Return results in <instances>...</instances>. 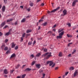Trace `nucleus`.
<instances>
[{
  "label": "nucleus",
  "mask_w": 78,
  "mask_h": 78,
  "mask_svg": "<svg viewBox=\"0 0 78 78\" xmlns=\"http://www.w3.org/2000/svg\"><path fill=\"white\" fill-rule=\"evenodd\" d=\"M39 72L40 73H42V72H43V70L40 69L39 71Z\"/></svg>",
  "instance_id": "32"
},
{
  "label": "nucleus",
  "mask_w": 78,
  "mask_h": 78,
  "mask_svg": "<svg viewBox=\"0 0 78 78\" xmlns=\"http://www.w3.org/2000/svg\"><path fill=\"white\" fill-rule=\"evenodd\" d=\"M38 30H41V26L38 27Z\"/></svg>",
  "instance_id": "56"
},
{
  "label": "nucleus",
  "mask_w": 78,
  "mask_h": 78,
  "mask_svg": "<svg viewBox=\"0 0 78 78\" xmlns=\"http://www.w3.org/2000/svg\"><path fill=\"white\" fill-rule=\"evenodd\" d=\"M49 63V66H51L53 64V62L52 61H48L47 62V64H48Z\"/></svg>",
  "instance_id": "3"
},
{
  "label": "nucleus",
  "mask_w": 78,
  "mask_h": 78,
  "mask_svg": "<svg viewBox=\"0 0 78 78\" xmlns=\"http://www.w3.org/2000/svg\"><path fill=\"white\" fill-rule=\"evenodd\" d=\"M10 34V32H9L7 33H6L5 35V36H9Z\"/></svg>",
  "instance_id": "17"
},
{
  "label": "nucleus",
  "mask_w": 78,
  "mask_h": 78,
  "mask_svg": "<svg viewBox=\"0 0 78 78\" xmlns=\"http://www.w3.org/2000/svg\"><path fill=\"white\" fill-rule=\"evenodd\" d=\"M59 8H60V7H58L57 9H54L52 10L51 12H50V11H48V14H50L51 12H55V11H57V10H58V9H59Z\"/></svg>",
  "instance_id": "2"
},
{
  "label": "nucleus",
  "mask_w": 78,
  "mask_h": 78,
  "mask_svg": "<svg viewBox=\"0 0 78 78\" xmlns=\"http://www.w3.org/2000/svg\"><path fill=\"white\" fill-rule=\"evenodd\" d=\"M8 49V47H5V48H4V50H7Z\"/></svg>",
  "instance_id": "35"
},
{
  "label": "nucleus",
  "mask_w": 78,
  "mask_h": 78,
  "mask_svg": "<svg viewBox=\"0 0 78 78\" xmlns=\"http://www.w3.org/2000/svg\"><path fill=\"white\" fill-rule=\"evenodd\" d=\"M12 20H13L12 19H10L9 20H7V22H11V21H12Z\"/></svg>",
  "instance_id": "11"
},
{
  "label": "nucleus",
  "mask_w": 78,
  "mask_h": 78,
  "mask_svg": "<svg viewBox=\"0 0 78 78\" xmlns=\"http://www.w3.org/2000/svg\"><path fill=\"white\" fill-rule=\"evenodd\" d=\"M8 40L6 39V40H5V42H8Z\"/></svg>",
  "instance_id": "48"
},
{
  "label": "nucleus",
  "mask_w": 78,
  "mask_h": 78,
  "mask_svg": "<svg viewBox=\"0 0 78 78\" xmlns=\"http://www.w3.org/2000/svg\"><path fill=\"white\" fill-rule=\"evenodd\" d=\"M55 64L54 63L53 65L52 66V67H55Z\"/></svg>",
  "instance_id": "45"
},
{
  "label": "nucleus",
  "mask_w": 78,
  "mask_h": 78,
  "mask_svg": "<svg viewBox=\"0 0 78 78\" xmlns=\"http://www.w3.org/2000/svg\"><path fill=\"white\" fill-rule=\"evenodd\" d=\"M31 44H32V42H29L28 43V45H31Z\"/></svg>",
  "instance_id": "28"
},
{
  "label": "nucleus",
  "mask_w": 78,
  "mask_h": 78,
  "mask_svg": "<svg viewBox=\"0 0 78 78\" xmlns=\"http://www.w3.org/2000/svg\"><path fill=\"white\" fill-rule=\"evenodd\" d=\"M40 66V64H37L36 65V67H37V68H38V69H40V67H41Z\"/></svg>",
  "instance_id": "14"
},
{
  "label": "nucleus",
  "mask_w": 78,
  "mask_h": 78,
  "mask_svg": "<svg viewBox=\"0 0 78 78\" xmlns=\"http://www.w3.org/2000/svg\"><path fill=\"white\" fill-rule=\"evenodd\" d=\"M20 8H21L22 9H23V6H20Z\"/></svg>",
  "instance_id": "55"
},
{
  "label": "nucleus",
  "mask_w": 78,
  "mask_h": 78,
  "mask_svg": "<svg viewBox=\"0 0 78 78\" xmlns=\"http://www.w3.org/2000/svg\"><path fill=\"white\" fill-rule=\"evenodd\" d=\"M69 70H74V68L73 67H71L70 68Z\"/></svg>",
  "instance_id": "20"
},
{
  "label": "nucleus",
  "mask_w": 78,
  "mask_h": 78,
  "mask_svg": "<svg viewBox=\"0 0 78 78\" xmlns=\"http://www.w3.org/2000/svg\"><path fill=\"white\" fill-rule=\"evenodd\" d=\"M56 27V24L54 25L52 28H55Z\"/></svg>",
  "instance_id": "49"
},
{
  "label": "nucleus",
  "mask_w": 78,
  "mask_h": 78,
  "mask_svg": "<svg viewBox=\"0 0 78 78\" xmlns=\"http://www.w3.org/2000/svg\"><path fill=\"white\" fill-rule=\"evenodd\" d=\"M62 53L61 52H60L58 54V56L60 57H61L62 56Z\"/></svg>",
  "instance_id": "25"
},
{
  "label": "nucleus",
  "mask_w": 78,
  "mask_h": 78,
  "mask_svg": "<svg viewBox=\"0 0 78 78\" xmlns=\"http://www.w3.org/2000/svg\"><path fill=\"white\" fill-rule=\"evenodd\" d=\"M67 36L68 37H72V36L71 35H69V34H67Z\"/></svg>",
  "instance_id": "19"
},
{
  "label": "nucleus",
  "mask_w": 78,
  "mask_h": 78,
  "mask_svg": "<svg viewBox=\"0 0 78 78\" xmlns=\"http://www.w3.org/2000/svg\"><path fill=\"white\" fill-rule=\"evenodd\" d=\"M47 24V23H45L43 24V26H45V25H46Z\"/></svg>",
  "instance_id": "39"
},
{
  "label": "nucleus",
  "mask_w": 78,
  "mask_h": 78,
  "mask_svg": "<svg viewBox=\"0 0 78 78\" xmlns=\"http://www.w3.org/2000/svg\"><path fill=\"white\" fill-rule=\"evenodd\" d=\"M41 55V54L40 53H38L37 54L36 56L37 57H39V56H40Z\"/></svg>",
  "instance_id": "21"
},
{
  "label": "nucleus",
  "mask_w": 78,
  "mask_h": 78,
  "mask_svg": "<svg viewBox=\"0 0 78 78\" xmlns=\"http://www.w3.org/2000/svg\"><path fill=\"white\" fill-rule=\"evenodd\" d=\"M36 44V41H34V43H33V44Z\"/></svg>",
  "instance_id": "60"
},
{
  "label": "nucleus",
  "mask_w": 78,
  "mask_h": 78,
  "mask_svg": "<svg viewBox=\"0 0 78 78\" xmlns=\"http://www.w3.org/2000/svg\"><path fill=\"white\" fill-rule=\"evenodd\" d=\"M18 48H19V47H18V46H16L15 48V49L17 50V49H18Z\"/></svg>",
  "instance_id": "33"
},
{
  "label": "nucleus",
  "mask_w": 78,
  "mask_h": 78,
  "mask_svg": "<svg viewBox=\"0 0 78 78\" xmlns=\"http://www.w3.org/2000/svg\"><path fill=\"white\" fill-rule=\"evenodd\" d=\"M30 6H33V3H30Z\"/></svg>",
  "instance_id": "30"
},
{
  "label": "nucleus",
  "mask_w": 78,
  "mask_h": 78,
  "mask_svg": "<svg viewBox=\"0 0 78 78\" xmlns=\"http://www.w3.org/2000/svg\"><path fill=\"white\" fill-rule=\"evenodd\" d=\"M63 14H61V16H64L67 14V10L66 9L64 10L63 11Z\"/></svg>",
  "instance_id": "4"
},
{
  "label": "nucleus",
  "mask_w": 78,
  "mask_h": 78,
  "mask_svg": "<svg viewBox=\"0 0 78 78\" xmlns=\"http://www.w3.org/2000/svg\"><path fill=\"white\" fill-rule=\"evenodd\" d=\"M76 51V50H74L72 52V54H73H73H75V52Z\"/></svg>",
  "instance_id": "41"
},
{
  "label": "nucleus",
  "mask_w": 78,
  "mask_h": 78,
  "mask_svg": "<svg viewBox=\"0 0 78 78\" xmlns=\"http://www.w3.org/2000/svg\"><path fill=\"white\" fill-rule=\"evenodd\" d=\"M14 70H10V73H13V72H14Z\"/></svg>",
  "instance_id": "34"
},
{
  "label": "nucleus",
  "mask_w": 78,
  "mask_h": 78,
  "mask_svg": "<svg viewBox=\"0 0 78 78\" xmlns=\"http://www.w3.org/2000/svg\"><path fill=\"white\" fill-rule=\"evenodd\" d=\"M51 55V52H47L45 53L44 54L42 55V56H44L45 57L46 56V59H48L50 58V57H51V56H52V55Z\"/></svg>",
  "instance_id": "1"
},
{
  "label": "nucleus",
  "mask_w": 78,
  "mask_h": 78,
  "mask_svg": "<svg viewBox=\"0 0 78 78\" xmlns=\"http://www.w3.org/2000/svg\"><path fill=\"white\" fill-rule=\"evenodd\" d=\"M5 47V45L4 44H2V49H4V48Z\"/></svg>",
  "instance_id": "23"
},
{
  "label": "nucleus",
  "mask_w": 78,
  "mask_h": 78,
  "mask_svg": "<svg viewBox=\"0 0 78 78\" xmlns=\"http://www.w3.org/2000/svg\"><path fill=\"white\" fill-rule=\"evenodd\" d=\"M68 73H69V72H67L66 73L65 75H67V74H68Z\"/></svg>",
  "instance_id": "53"
},
{
  "label": "nucleus",
  "mask_w": 78,
  "mask_h": 78,
  "mask_svg": "<svg viewBox=\"0 0 78 78\" xmlns=\"http://www.w3.org/2000/svg\"><path fill=\"white\" fill-rule=\"evenodd\" d=\"M62 31V30L61 29H59L58 30V33H61Z\"/></svg>",
  "instance_id": "50"
},
{
  "label": "nucleus",
  "mask_w": 78,
  "mask_h": 78,
  "mask_svg": "<svg viewBox=\"0 0 78 78\" xmlns=\"http://www.w3.org/2000/svg\"><path fill=\"white\" fill-rule=\"evenodd\" d=\"M30 58L31 59L33 58H34V55L33 54L31 55H30Z\"/></svg>",
  "instance_id": "26"
},
{
  "label": "nucleus",
  "mask_w": 78,
  "mask_h": 78,
  "mask_svg": "<svg viewBox=\"0 0 78 78\" xmlns=\"http://www.w3.org/2000/svg\"><path fill=\"white\" fill-rule=\"evenodd\" d=\"M15 56H16V54H13L10 57V58H14V57H15Z\"/></svg>",
  "instance_id": "12"
},
{
  "label": "nucleus",
  "mask_w": 78,
  "mask_h": 78,
  "mask_svg": "<svg viewBox=\"0 0 78 78\" xmlns=\"http://www.w3.org/2000/svg\"><path fill=\"white\" fill-rule=\"evenodd\" d=\"M6 24V22L4 21L1 24V27H3Z\"/></svg>",
  "instance_id": "6"
},
{
  "label": "nucleus",
  "mask_w": 78,
  "mask_h": 78,
  "mask_svg": "<svg viewBox=\"0 0 78 78\" xmlns=\"http://www.w3.org/2000/svg\"><path fill=\"white\" fill-rule=\"evenodd\" d=\"M25 66H26V65H23V66H22V68H23L24 67H25Z\"/></svg>",
  "instance_id": "54"
},
{
  "label": "nucleus",
  "mask_w": 78,
  "mask_h": 78,
  "mask_svg": "<svg viewBox=\"0 0 78 78\" xmlns=\"http://www.w3.org/2000/svg\"><path fill=\"white\" fill-rule=\"evenodd\" d=\"M42 21H43V20L41 19L39 20V22H42Z\"/></svg>",
  "instance_id": "46"
},
{
  "label": "nucleus",
  "mask_w": 78,
  "mask_h": 78,
  "mask_svg": "<svg viewBox=\"0 0 78 78\" xmlns=\"http://www.w3.org/2000/svg\"><path fill=\"white\" fill-rule=\"evenodd\" d=\"M44 3H42L41 4V6H44Z\"/></svg>",
  "instance_id": "51"
},
{
  "label": "nucleus",
  "mask_w": 78,
  "mask_h": 78,
  "mask_svg": "<svg viewBox=\"0 0 78 78\" xmlns=\"http://www.w3.org/2000/svg\"><path fill=\"white\" fill-rule=\"evenodd\" d=\"M23 37H21V40H20L21 42H22V41H23Z\"/></svg>",
  "instance_id": "38"
},
{
  "label": "nucleus",
  "mask_w": 78,
  "mask_h": 78,
  "mask_svg": "<svg viewBox=\"0 0 78 78\" xmlns=\"http://www.w3.org/2000/svg\"><path fill=\"white\" fill-rule=\"evenodd\" d=\"M25 22V18H24L21 21V22Z\"/></svg>",
  "instance_id": "24"
},
{
  "label": "nucleus",
  "mask_w": 78,
  "mask_h": 78,
  "mask_svg": "<svg viewBox=\"0 0 78 78\" xmlns=\"http://www.w3.org/2000/svg\"><path fill=\"white\" fill-rule=\"evenodd\" d=\"M6 8V7H5V6H4L2 8V11L3 12H5V9Z\"/></svg>",
  "instance_id": "9"
},
{
  "label": "nucleus",
  "mask_w": 78,
  "mask_h": 78,
  "mask_svg": "<svg viewBox=\"0 0 78 78\" xmlns=\"http://www.w3.org/2000/svg\"><path fill=\"white\" fill-rule=\"evenodd\" d=\"M44 51L45 52H47V49L46 48H45L44 49Z\"/></svg>",
  "instance_id": "29"
},
{
  "label": "nucleus",
  "mask_w": 78,
  "mask_h": 78,
  "mask_svg": "<svg viewBox=\"0 0 78 78\" xmlns=\"http://www.w3.org/2000/svg\"><path fill=\"white\" fill-rule=\"evenodd\" d=\"M9 53V51H7L6 52V54H8V53Z\"/></svg>",
  "instance_id": "47"
},
{
  "label": "nucleus",
  "mask_w": 78,
  "mask_h": 78,
  "mask_svg": "<svg viewBox=\"0 0 78 78\" xmlns=\"http://www.w3.org/2000/svg\"><path fill=\"white\" fill-rule=\"evenodd\" d=\"M20 66V65L19 64L16 67V69H18Z\"/></svg>",
  "instance_id": "31"
},
{
  "label": "nucleus",
  "mask_w": 78,
  "mask_h": 78,
  "mask_svg": "<svg viewBox=\"0 0 78 78\" xmlns=\"http://www.w3.org/2000/svg\"><path fill=\"white\" fill-rule=\"evenodd\" d=\"M11 45H12V46H11L12 48H14V47H15V46H16V44H15V43H14V42L12 43L11 44Z\"/></svg>",
  "instance_id": "8"
},
{
  "label": "nucleus",
  "mask_w": 78,
  "mask_h": 78,
  "mask_svg": "<svg viewBox=\"0 0 78 78\" xmlns=\"http://www.w3.org/2000/svg\"><path fill=\"white\" fill-rule=\"evenodd\" d=\"M26 76V74H23L22 76H21V78H24Z\"/></svg>",
  "instance_id": "22"
},
{
  "label": "nucleus",
  "mask_w": 78,
  "mask_h": 78,
  "mask_svg": "<svg viewBox=\"0 0 78 78\" xmlns=\"http://www.w3.org/2000/svg\"><path fill=\"white\" fill-rule=\"evenodd\" d=\"M8 26L7 25L5 26L4 27V28H7V27H8Z\"/></svg>",
  "instance_id": "58"
},
{
  "label": "nucleus",
  "mask_w": 78,
  "mask_h": 78,
  "mask_svg": "<svg viewBox=\"0 0 78 78\" xmlns=\"http://www.w3.org/2000/svg\"><path fill=\"white\" fill-rule=\"evenodd\" d=\"M64 34V31L62 32L61 33L59 34V35L62 36Z\"/></svg>",
  "instance_id": "18"
},
{
  "label": "nucleus",
  "mask_w": 78,
  "mask_h": 78,
  "mask_svg": "<svg viewBox=\"0 0 78 78\" xmlns=\"http://www.w3.org/2000/svg\"><path fill=\"white\" fill-rule=\"evenodd\" d=\"M30 70H31V69L29 68H27L25 70V71H30Z\"/></svg>",
  "instance_id": "15"
},
{
  "label": "nucleus",
  "mask_w": 78,
  "mask_h": 78,
  "mask_svg": "<svg viewBox=\"0 0 78 78\" xmlns=\"http://www.w3.org/2000/svg\"><path fill=\"white\" fill-rule=\"evenodd\" d=\"M4 72L5 74H8V72L7 70V69H6L4 70Z\"/></svg>",
  "instance_id": "10"
},
{
  "label": "nucleus",
  "mask_w": 78,
  "mask_h": 78,
  "mask_svg": "<svg viewBox=\"0 0 78 78\" xmlns=\"http://www.w3.org/2000/svg\"><path fill=\"white\" fill-rule=\"evenodd\" d=\"M41 1V0H37V2H40V1Z\"/></svg>",
  "instance_id": "64"
},
{
  "label": "nucleus",
  "mask_w": 78,
  "mask_h": 78,
  "mask_svg": "<svg viewBox=\"0 0 78 78\" xmlns=\"http://www.w3.org/2000/svg\"><path fill=\"white\" fill-rule=\"evenodd\" d=\"M17 78H21V76H18L17 77Z\"/></svg>",
  "instance_id": "57"
},
{
  "label": "nucleus",
  "mask_w": 78,
  "mask_h": 78,
  "mask_svg": "<svg viewBox=\"0 0 78 78\" xmlns=\"http://www.w3.org/2000/svg\"><path fill=\"white\" fill-rule=\"evenodd\" d=\"M31 30H27L26 31V33H31Z\"/></svg>",
  "instance_id": "13"
},
{
  "label": "nucleus",
  "mask_w": 78,
  "mask_h": 78,
  "mask_svg": "<svg viewBox=\"0 0 78 78\" xmlns=\"http://www.w3.org/2000/svg\"><path fill=\"white\" fill-rule=\"evenodd\" d=\"M62 37V36L60 35L57 37V39H61Z\"/></svg>",
  "instance_id": "16"
},
{
  "label": "nucleus",
  "mask_w": 78,
  "mask_h": 78,
  "mask_svg": "<svg viewBox=\"0 0 78 78\" xmlns=\"http://www.w3.org/2000/svg\"><path fill=\"white\" fill-rule=\"evenodd\" d=\"M4 3L6 4L7 3V0H4Z\"/></svg>",
  "instance_id": "40"
},
{
  "label": "nucleus",
  "mask_w": 78,
  "mask_h": 78,
  "mask_svg": "<svg viewBox=\"0 0 78 78\" xmlns=\"http://www.w3.org/2000/svg\"><path fill=\"white\" fill-rule=\"evenodd\" d=\"M48 33H50V34H51V31H49L48 32Z\"/></svg>",
  "instance_id": "61"
},
{
  "label": "nucleus",
  "mask_w": 78,
  "mask_h": 78,
  "mask_svg": "<svg viewBox=\"0 0 78 78\" xmlns=\"http://www.w3.org/2000/svg\"><path fill=\"white\" fill-rule=\"evenodd\" d=\"M78 74V72L77 70H76V71L74 73V77H75L76 75H77Z\"/></svg>",
  "instance_id": "5"
},
{
  "label": "nucleus",
  "mask_w": 78,
  "mask_h": 78,
  "mask_svg": "<svg viewBox=\"0 0 78 78\" xmlns=\"http://www.w3.org/2000/svg\"><path fill=\"white\" fill-rule=\"evenodd\" d=\"M67 25H68L69 27H71V24H70V23H68Z\"/></svg>",
  "instance_id": "36"
},
{
  "label": "nucleus",
  "mask_w": 78,
  "mask_h": 78,
  "mask_svg": "<svg viewBox=\"0 0 78 78\" xmlns=\"http://www.w3.org/2000/svg\"><path fill=\"white\" fill-rule=\"evenodd\" d=\"M25 35H26V34L25 33H24L23 34L22 36V37H24L25 36Z\"/></svg>",
  "instance_id": "27"
},
{
  "label": "nucleus",
  "mask_w": 78,
  "mask_h": 78,
  "mask_svg": "<svg viewBox=\"0 0 78 78\" xmlns=\"http://www.w3.org/2000/svg\"><path fill=\"white\" fill-rule=\"evenodd\" d=\"M2 32H0V36H1L2 35Z\"/></svg>",
  "instance_id": "52"
},
{
  "label": "nucleus",
  "mask_w": 78,
  "mask_h": 78,
  "mask_svg": "<svg viewBox=\"0 0 78 78\" xmlns=\"http://www.w3.org/2000/svg\"><path fill=\"white\" fill-rule=\"evenodd\" d=\"M17 23H18V22H17V21L15 22V25H17Z\"/></svg>",
  "instance_id": "42"
},
{
  "label": "nucleus",
  "mask_w": 78,
  "mask_h": 78,
  "mask_svg": "<svg viewBox=\"0 0 78 78\" xmlns=\"http://www.w3.org/2000/svg\"><path fill=\"white\" fill-rule=\"evenodd\" d=\"M26 36H30V34H27Z\"/></svg>",
  "instance_id": "63"
},
{
  "label": "nucleus",
  "mask_w": 78,
  "mask_h": 78,
  "mask_svg": "<svg viewBox=\"0 0 78 78\" xmlns=\"http://www.w3.org/2000/svg\"><path fill=\"white\" fill-rule=\"evenodd\" d=\"M58 67H56L55 68V70H58Z\"/></svg>",
  "instance_id": "44"
},
{
  "label": "nucleus",
  "mask_w": 78,
  "mask_h": 78,
  "mask_svg": "<svg viewBox=\"0 0 78 78\" xmlns=\"http://www.w3.org/2000/svg\"><path fill=\"white\" fill-rule=\"evenodd\" d=\"M71 54H69L68 55V56L69 57H70V56H71Z\"/></svg>",
  "instance_id": "59"
},
{
  "label": "nucleus",
  "mask_w": 78,
  "mask_h": 78,
  "mask_svg": "<svg viewBox=\"0 0 78 78\" xmlns=\"http://www.w3.org/2000/svg\"><path fill=\"white\" fill-rule=\"evenodd\" d=\"M78 0H75L74 1V2H73V4L72 5L73 6L75 5V3H76V2H78Z\"/></svg>",
  "instance_id": "7"
},
{
  "label": "nucleus",
  "mask_w": 78,
  "mask_h": 78,
  "mask_svg": "<svg viewBox=\"0 0 78 78\" xmlns=\"http://www.w3.org/2000/svg\"><path fill=\"white\" fill-rule=\"evenodd\" d=\"M30 16H27V17H26L27 18H30Z\"/></svg>",
  "instance_id": "62"
},
{
  "label": "nucleus",
  "mask_w": 78,
  "mask_h": 78,
  "mask_svg": "<svg viewBox=\"0 0 78 78\" xmlns=\"http://www.w3.org/2000/svg\"><path fill=\"white\" fill-rule=\"evenodd\" d=\"M34 63H35V62H33L32 63V65L33 66V65L34 64Z\"/></svg>",
  "instance_id": "43"
},
{
  "label": "nucleus",
  "mask_w": 78,
  "mask_h": 78,
  "mask_svg": "<svg viewBox=\"0 0 78 78\" xmlns=\"http://www.w3.org/2000/svg\"><path fill=\"white\" fill-rule=\"evenodd\" d=\"M27 10L29 12V11H30V10H31V9H30V7H29L27 9Z\"/></svg>",
  "instance_id": "37"
}]
</instances>
